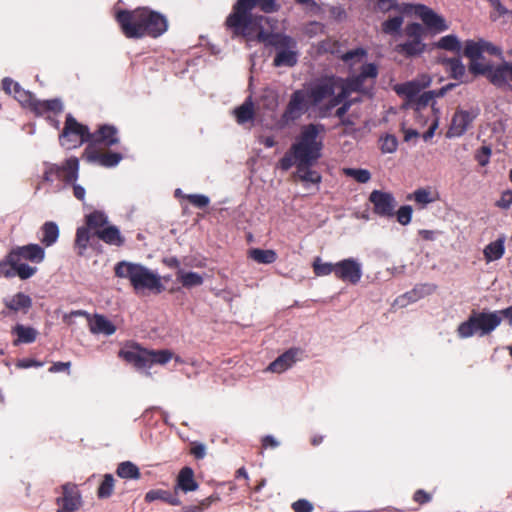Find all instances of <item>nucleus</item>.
Returning <instances> with one entry per match:
<instances>
[{
	"label": "nucleus",
	"mask_w": 512,
	"mask_h": 512,
	"mask_svg": "<svg viewBox=\"0 0 512 512\" xmlns=\"http://www.w3.org/2000/svg\"><path fill=\"white\" fill-rule=\"evenodd\" d=\"M503 254L504 241L502 239H498L494 242H491L484 249V256L488 262L500 259L503 256Z\"/></svg>",
	"instance_id": "obj_34"
},
{
	"label": "nucleus",
	"mask_w": 512,
	"mask_h": 512,
	"mask_svg": "<svg viewBox=\"0 0 512 512\" xmlns=\"http://www.w3.org/2000/svg\"><path fill=\"white\" fill-rule=\"evenodd\" d=\"M409 6L410 7H408V11L413 9L415 14L421 18L423 23L428 28L433 29L436 32H442L448 29V26L446 25L444 18L436 14L429 7L422 4H409Z\"/></svg>",
	"instance_id": "obj_11"
},
{
	"label": "nucleus",
	"mask_w": 512,
	"mask_h": 512,
	"mask_svg": "<svg viewBox=\"0 0 512 512\" xmlns=\"http://www.w3.org/2000/svg\"><path fill=\"white\" fill-rule=\"evenodd\" d=\"M97 237L109 245L118 247L124 242V238L121 236L119 229L113 225L103 228L102 231L98 232Z\"/></svg>",
	"instance_id": "obj_27"
},
{
	"label": "nucleus",
	"mask_w": 512,
	"mask_h": 512,
	"mask_svg": "<svg viewBox=\"0 0 512 512\" xmlns=\"http://www.w3.org/2000/svg\"><path fill=\"white\" fill-rule=\"evenodd\" d=\"M14 97L20 104L23 106H28L34 111L37 99H35V97L30 92L25 91L20 86H18L14 91Z\"/></svg>",
	"instance_id": "obj_41"
},
{
	"label": "nucleus",
	"mask_w": 512,
	"mask_h": 512,
	"mask_svg": "<svg viewBox=\"0 0 512 512\" xmlns=\"http://www.w3.org/2000/svg\"><path fill=\"white\" fill-rule=\"evenodd\" d=\"M474 317L481 335L490 333L501 323V318L496 313H479Z\"/></svg>",
	"instance_id": "obj_19"
},
{
	"label": "nucleus",
	"mask_w": 512,
	"mask_h": 512,
	"mask_svg": "<svg viewBox=\"0 0 512 512\" xmlns=\"http://www.w3.org/2000/svg\"><path fill=\"white\" fill-rule=\"evenodd\" d=\"M117 20L128 38H141L145 35L157 37L167 28L164 17L147 9L121 11L117 15Z\"/></svg>",
	"instance_id": "obj_4"
},
{
	"label": "nucleus",
	"mask_w": 512,
	"mask_h": 512,
	"mask_svg": "<svg viewBox=\"0 0 512 512\" xmlns=\"http://www.w3.org/2000/svg\"><path fill=\"white\" fill-rule=\"evenodd\" d=\"M491 156V148L489 146H482L477 150L475 158L481 166H486Z\"/></svg>",
	"instance_id": "obj_54"
},
{
	"label": "nucleus",
	"mask_w": 512,
	"mask_h": 512,
	"mask_svg": "<svg viewBox=\"0 0 512 512\" xmlns=\"http://www.w3.org/2000/svg\"><path fill=\"white\" fill-rule=\"evenodd\" d=\"M69 134H76L82 139L90 140L91 134L86 126L79 124L75 118L68 115L65 122V127L62 132V136L66 137Z\"/></svg>",
	"instance_id": "obj_24"
},
{
	"label": "nucleus",
	"mask_w": 512,
	"mask_h": 512,
	"mask_svg": "<svg viewBox=\"0 0 512 512\" xmlns=\"http://www.w3.org/2000/svg\"><path fill=\"white\" fill-rule=\"evenodd\" d=\"M314 272L318 276H326L331 273L336 275V264L322 263L320 258H316L313 263Z\"/></svg>",
	"instance_id": "obj_49"
},
{
	"label": "nucleus",
	"mask_w": 512,
	"mask_h": 512,
	"mask_svg": "<svg viewBox=\"0 0 512 512\" xmlns=\"http://www.w3.org/2000/svg\"><path fill=\"white\" fill-rule=\"evenodd\" d=\"M369 201L373 204V212L381 217H393L397 201L391 193L374 190L370 193Z\"/></svg>",
	"instance_id": "obj_9"
},
{
	"label": "nucleus",
	"mask_w": 512,
	"mask_h": 512,
	"mask_svg": "<svg viewBox=\"0 0 512 512\" xmlns=\"http://www.w3.org/2000/svg\"><path fill=\"white\" fill-rule=\"evenodd\" d=\"M403 22L404 18L401 15L390 17L382 23V31L388 35L398 33L403 25Z\"/></svg>",
	"instance_id": "obj_40"
},
{
	"label": "nucleus",
	"mask_w": 512,
	"mask_h": 512,
	"mask_svg": "<svg viewBox=\"0 0 512 512\" xmlns=\"http://www.w3.org/2000/svg\"><path fill=\"white\" fill-rule=\"evenodd\" d=\"M254 39L275 47L277 50L276 56L273 60L275 67H293L296 65V42L293 38L283 34H270L264 30H260L257 32L256 36H254Z\"/></svg>",
	"instance_id": "obj_6"
},
{
	"label": "nucleus",
	"mask_w": 512,
	"mask_h": 512,
	"mask_svg": "<svg viewBox=\"0 0 512 512\" xmlns=\"http://www.w3.org/2000/svg\"><path fill=\"white\" fill-rule=\"evenodd\" d=\"M446 65L451 73V77L456 80H462L465 76V66L457 58H451L446 60Z\"/></svg>",
	"instance_id": "obj_42"
},
{
	"label": "nucleus",
	"mask_w": 512,
	"mask_h": 512,
	"mask_svg": "<svg viewBox=\"0 0 512 512\" xmlns=\"http://www.w3.org/2000/svg\"><path fill=\"white\" fill-rule=\"evenodd\" d=\"M173 357V353L169 350L149 351L147 355V367L156 363L164 365L170 361Z\"/></svg>",
	"instance_id": "obj_37"
},
{
	"label": "nucleus",
	"mask_w": 512,
	"mask_h": 512,
	"mask_svg": "<svg viewBox=\"0 0 512 512\" xmlns=\"http://www.w3.org/2000/svg\"><path fill=\"white\" fill-rule=\"evenodd\" d=\"M186 198L188 201L198 208H204L209 204V198L205 195L190 194Z\"/></svg>",
	"instance_id": "obj_55"
},
{
	"label": "nucleus",
	"mask_w": 512,
	"mask_h": 512,
	"mask_svg": "<svg viewBox=\"0 0 512 512\" xmlns=\"http://www.w3.org/2000/svg\"><path fill=\"white\" fill-rule=\"evenodd\" d=\"M114 271L117 277L128 279L136 291L149 290L159 293L163 289L160 276L141 264L121 261L115 266Z\"/></svg>",
	"instance_id": "obj_5"
},
{
	"label": "nucleus",
	"mask_w": 512,
	"mask_h": 512,
	"mask_svg": "<svg viewBox=\"0 0 512 512\" xmlns=\"http://www.w3.org/2000/svg\"><path fill=\"white\" fill-rule=\"evenodd\" d=\"M419 87L415 83H406L397 88V93L405 94L408 97H413L418 93Z\"/></svg>",
	"instance_id": "obj_56"
},
{
	"label": "nucleus",
	"mask_w": 512,
	"mask_h": 512,
	"mask_svg": "<svg viewBox=\"0 0 512 512\" xmlns=\"http://www.w3.org/2000/svg\"><path fill=\"white\" fill-rule=\"evenodd\" d=\"M321 130H323L321 125L309 124L304 126L298 141L291 146L279 161L280 168L285 171L296 165L297 170L293 174L294 181L320 183V174L311 170L310 167L321 156V143L317 141V136Z\"/></svg>",
	"instance_id": "obj_1"
},
{
	"label": "nucleus",
	"mask_w": 512,
	"mask_h": 512,
	"mask_svg": "<svg viewBox=\"0 0 512 512\" xmlns=\"http://www.w3.org/2000/svg\"><path fill=\"white\" fill-rule=\"evenodd\" d=\"M8 262L15 268L16 275H18L21 279H28L32 277L37 271L35 267L23 263L22 260L18 258L16 253L8 254Z\"/></svg>",
	"instance_id": "obj_25"
},
{
	"label": "nucleus",
	"mask_w": 512,
	"mask_h": 512,
	"mask_svg": "<svg viewBox=\"0 0 512 512\" xmlns=\"http://www.w3.org/2000/svg\"><path fill=\"white\" fill-rule=\"evenodd\" d=\"M476 318L471 316L467 321L461 323L457 329L458 335L461 338L472 336L477 330Z\"/></svg>",
	"instance_id": "obj_46"
},
{
	"label": "nucleus",
	"mask_w": 512,
	"mask_h": 512,
	"mask_svg": "<svg viewBox=\"0 0 512 512\" xmlns=\"http://www.w3.org/2000/svg\"><path fill=\"white\" fill-rule=\"evenodd\" d=\"M79 162L77 158H69L62 166L52 165L51 170L55 169V174L67 183L74 182L78 176Z\"/></svg>",
	"instance_id": "obj_16"
},
{
	"label": "nucleus",
	"mask_w": 512,
	"mask_h": 512,
	"mask_svg": "<svg viewBox=\"0 0 512 512\" xmlns=\"http://www.w3.org/2000/svg\"><path fill=\"white\" fill-rule=\"evenodd\" d=\"M263 99L267 100V103L265 104V107L267 109H274L277 105V98L276 95L269 91L264 96Z\"/></svg>",
	"instance_id": "obj_64"
},
{
	"label": "nucleus",
	"mask_w": 512,
	"mask_h": 512,
	"mask_svg": "<svg viewBox=\"0 0 512 512\" xmlns=\"http://www.w3.org/2000/svg\"><path fill=\"white\" fill-rule=\"evenodd\" d=\"M512 204V191H506L502 194L501 199L498 201V206L508 208Z\"/></svg>",
	"instance_id": "obj_63"
},
{
	"label": "nucleus",
	"mask_w": 512,
	"mask_h": 512,
	"mask_svg": "<svg viewBox=\"0 0 512 512\" xmlns=\"http://www.w3.org/2000/svg\"><path fill=\"white\" fill-rule=\"evenodd\" d=\"M437 47L449 51H459L460 50V42L458 38L454 35H447L442 37L438 43Z\"/></svg>",
	"instance_id": "obj_50"
},
{
	"label": "nucleus",
	"mask_w": 512,
	"mask_h": 512,
	"mask_svg": "<svg viewBox=\"0 0 512 512\" xmlns=\"http://www.w3.org/2000/svg\"><path fill=\"white\" fill-rule=\"evenodd\" d=\"M114 490V478L111 474H106L98 488L99 498H108Z\"/></svg>",
	"instance_id": "obj_47"
},
{
	"label": "nucleus",
	"mask_w": 512,
	"mask_h": 512,
	"mask_svg": "<svg viewBox=\"0 0 512 512\" xmlns=\"http://www.w3.org/2000/svg\"><path fill=\"white\" fill-rule=\"evenodd\" d=\"M258 3L266 13L276 10L275 0H238L233 12L226 19V25L233 30V36H242L247 41H252L257 32L263 30L261 23L268 21V18L251 14Z\"/></svg>",
	"instance_id": "obj_3"
},
{
	"label": "nucleus",
	"mask_w": 512,
	"mask_h": 512,
	"mask_svg": "<svg viewBox=\"0 0 512 512\" xmlns=\"http://www.w3.org/2000/svg\"><path fill=\"white\" fill-rule=\"evenodd\" d=\"M297 354L298 350L293 349L285 352L269 365L268 370L274 373L284 372L295 363Z\"/></svg>",
	"instance_id": "obj_22"
},
{
	"label": "nucleus",
	"mask_w": 512,
	"mask_h": 512,
	"mask_svg": "<svg viewBox=\"0 0 512 512\" xmlns=\"http://www.w3.org/2000/svg\"><path fill=\"white\" fill-rule=\"evenodd\" d=\"M87 160L90 162H97L102 166L113 167L117 165L122 156L114 152H99L96 150H86Z\"/></svg>",
	"instance_id": "obj_18"
},
{
	"label": "nucleus",
	"mask_w": 512,
	"mask_h": 512,
	"mask_svg": "<svg viewBox=\"0 0 512 512\" xmlns=\"http://www.w3.org/2000/svg\"><path fill=\"white\" fill-rule=\"evenodd\" d=\"M310 104L309 95L305 89L294 91L281 117V121L284 125H288L300 119L308 111Z\"/></svg>",
	"instance_id": "obj_8"
},
{
	"label": "nucleus",
	"mask_w": 512,
	"mask_h": 512,
	"mask_svg": "<svg viewBox=\"0 0 512 512\" xmlns=\"http://www.w3.org/2000/svg\"><path fill=\"white\" fill-rule=\"evenodd\" d=\"M117 475L124 479H138L140 472L138 467L130 461L122 462L117 468Z\"/></svg>",
	"instance_id": "obj_36"
},
{
	"label": "nucleus",
	"mask_w": 512,
	"mask_h": 512,
	"mask_svg": "<svg viewBox=\"0 0 512 512\" xmlns=\"http://www.w3.org/2000/svg\"><path fill=\"white\" fill-rule=\"evenodd\" d=\"M509 67V62H504L496 67L491 66L487 78L497 87L506 86L508 84V79L510 78Z\"/></svg>",
	"instance_id": "obj_20"
},
{
	"label": "nucleus",
	"mask_w": 512,
	"mask_h": 512,
	"mask_svg": "<svg viewBox=\"0 0 512 512\" xmlns=\"http://www.w3.org/2000/svg\"><path fill=\"white\" fill-rule=\"evenodd\" d=\"M377 74V67L369 63L362 65L360 73L347 81L324 78L315 83L310 89L305 90L308 92L310 103L314 106L329 99L328 104L321 109L322 115L325 116L331 109L345 101L352 92H363L365 90L364 83L369 79L376 78Z\"/></svg>",
	"instance_id": "obj_2"
},
{
	"label": "nucleus",
	"mask_w": 512,
	"mask_h": 512,
	"mask_svg": "<svg viewBox=\"0 0 512 512\" xmlns=\"http://www.w3.org/2000/svg\"><path fill=\"white\" fill-rule=\"evenodd\" d=\"M292 508L295 512H312L313 504L305 499H300L293 503Z\"/></svg>",
	"instance_id": "obj_57"
},
{
	"label": "nucleus",
	"mask_w": 512,
	"mask_h": 512,
	"mask_svg": "<svg viewBox=\"0 0 512 512\" xmlns=\"http://www.w3.org/2000/svg\"><path fill=\"white\" fill-rule=\"evenodd\" d=\"M413 209L409 205L401 206L397 212H395V215L397 217V221L401 225H408L411 222Z\"/></svg>",
	"instance_id": "obj_52"
},
{
	"label": "nucleus",
	"mask_w": 512,
	"mask_h": 512,
	"mask_svg": "<svg viewBox=\"0 0 512 512\" xmlns=\"http://www.w3.org/2000/svg\"><path fill=\"white\" fill-rule=\"evenodd\" d=\"M107 223L108 218L103 212L94 211L86 216V225L90 230L94 231L96 236L99 231H102L103 228L107 227Z\"/></svg>",
	"instance_id": "obj_29"
},
{
	"label": "nucleus",
	"mask_w": 512,
	"mask_h": 512,
	"mask_svg": "<svg viewBox=\"0 0 512 512\" xmlns=\"http://www.w3.org/2000/svg\"><path fill=\"white\" fill-rule=\"evenodd\" d=\"M176 487L185 493L195 491L198 488V483L194 479V471L190 467H184L180 470Z\"/></svg>",
	"instance_id": "obj_23"
},
{
	"label": "nucleus",
	"mask_w": 512,
	"mask_h": 512,
	"mask_svg": "<svg viewBox=\"0 0 512 512\" xmlns=\"http://www.w3.org/2000/svg\"><path fill=\"white\" fill-rule=\"evenodd\" d=\"M364 55H365V51L363 49H356V50L349 51V52L345 53L343 55L342 59L345 62H349V61L354 60V59L357 60V61H360V60H362Z\"/></svg>",
	"instance_id": "obj_60"
},
{
	"label": "nucleus",
	"mask_w": 512,
	"mask_h": 512,
	"mask_svg": "<svg viewBox=\"0 0 512 512\" xmlns=\"http://www.w3.org/2000/svg\"><path fill=\"white\" fill-rule=\"evenodd\" d=\"M90 331L94 334L112 335L116 327L103 315L95 314L88 319Z\"/></svg>",
	"instance_id": "obj_21"
},
{
	"label": "nucleus",
	"mask_w": 512,
	"mask_h": 512,
	"mask_svg": "<svg viewBox=\"0 0 512 512\" xmlns=\"http://www.w3.org/2000/svg\"><path fill=\"white\" fill-rule=\"evenodd\" d=\"M234 116L238 124H244L254 118V106L251 99H247L242 105L234 109Z\"/></svg>",
	"instance_id": "obj_30"
},
{
	"label": "nucleus",
	"mask_w": 512,
	"mask_h": 512,
	"mask_svg": "<svg viewBox=\"0 0 512 512\" xmlns=\"http://www.w3.org/2000/svg\"><path fill=\"white\" fill-rule=\"evenodd\" d=\"M63 109V104L59 99H51V100H45V101H39L37 100V103L35 104L34 111L37 114H43L47 111H52L54 113H59Z\"/></svg>",
	"instance_id": "obj_35"
},
{
	"label": "nucleus",
	"mask_w": 512,
	"mask_h": 512,
	"mask_svg": "<svg viewBox=\"0 0 512 512\" xmlns=\"http://www.w3.org/2000/svg\"><path fill=\"white\" fill-rule=\"evenodd\" d=\"M88 227H80L76 233L75 246L79 249L78 254L82 255L90 241V232Z\"/></svg>",
	"instance_id": "obj_43"
},
{
	"label": "nucleus",
	"mask_w": 512,
	"mask_h": 512,
	"mask_svg": "<svg viewBox=\"0 0 512 512\" xmlns=\"http://www.w3.org/2000/svg\"><path fill=\"white\" fill-rule=\"evenodd\" d=\"M408 199H414L418 204L427 205L435 200V197L430 189L420 188L417 189Z\"/></svg>",
	"instance_id": "obj_45"
},
{
	"label": "nucleus",
	"mask_w": 512,
	"mask_h": 512,
	"mask_svg": "<svg viewBox=\"0 0 512 512\" xmlns=\"http://www.w3.org/2000/svg\"><path fill=\"white\" fill-rule=\"evenodd\" d=\"M13 333L17 335V339L14 341V345L19 343H32L36 340L38 332L32 327H27L22 324H17L13 330Z\"/></svg>",
	"instance_id": "obj_28"
},
{
	"label": "nucleus",
	"mask_w": 512,
	"mask_h": 512,
	"mask_svg": "<svg viewBox=\"0 0 512 512\" xmlns=\"http://www.w3.org/2000/svg\"><path fill=\"white\" fill-rule=\"evenodd\" d=\"M405 36L408 38L404 43L396 45L395 51L406 57L421 55L426 48L423 37L426 29L419 23H410L405 27Z\"/></svg>",
	"instance_id": "obj_7"
},
{
	"label": "nucleus",
	"mask_w": 512,
	"mask_h": 512,
	"mask_svg": "<svg viewBox=\"0 0 512 512\" xmlns=\"http://www.w3.org/2000/svg\"><path fill=\"white\" fill-rule=\"evenodd\" d=\"M495 8V10L497 11V13L499 14V16H503L505 17L507 20H511L512 21V11H509L508 9H506L500 2V0L493 6Z\"/></svg>",
	"instance_id": "obj_62"
},
{
	"label": "nucleus",
	"mask_w": 512,
	"mask_h": 512,
	"mask_svg": "<svg viewBox=\"0 0 512 512\" xmlns=\"http://www.w3.org/2000/svg\"><path fill=\"white\" fill-rule=\"evenodd\" d=\"M116 132V129L112 126H102L96 133L91 134L90 140L103 142L106 146H112L118 143Z\"/></svg>",
	"instance_id": "obj_26"
},
{
	"label": "nucleus",
	"mask_w": 512,
	"mask_h": 512,
	"mask_svg": "<svg viewBox=\"0 0 512 512\" xmlns=\"http://www.w3.org/2000/svg\"><path fill=\"white\" fill-rule=\"evenodd\" d=\"M248 255L251 259L261 264H271L277 258L276 252L271 249L263 250L259 248H253L248 251Z\"/></svg>",
	"instance_id": "obj_31"
},
{
	"label": "nucleus",
	"mask_w": 512,
	"mask_h": 512,
	"mask_svg": "<svg viewBox=\"0 0 512 512\" xmlns=\"http://www.w3.org/2000/svg\"><path fill=\"white\" fill-rule=\"evenodd\" d=\"M397 139L395 136L387 135L382 139L381 150L383 153H393L397 149Z\"/></svg>",
	"instance_id": "obj_53"
},
{
	"label": "nucleus",
	"mask_w": 512,
	"mask_h": 512,
	"mask_svg": "<svg viewBox=\"0 0 512 512\" xmlns=\"http://www.w3.org/2000/svg\"><path fill=\"white\" fill-rule=\"evenodd\" d=\"M470 59L469 70L474 74L485 75L487 77L491 65L480 61L481 57H468Z\"/></svg>",
	"instance_id": "obj_48"
},
{
	"label": "nucleus",
	"mask_w": 512,
	"mask_h": 512,
	"mask_svg": "<svg viewBox=\"0 0 512 512\" xmlns=\"http://www.w3.org/2000/svg\"><path fill=\"white\" fill-rule=\"evenodd\" d=\"M477 115L478 112L476 110H457L452 118L451 125L448 130V136L459 137L463 135Z\"/></svg>",
	"instance_id": "obj_12"
},
{
	"label": "nucleus",
	"mask_w": 512,
	"mask_h": 512,
	"mask_svg": "<svg viewBox=\"0 0 512 512\" xmlns=\"http://www.w3.org/2000/svg\"><path fill=\"white\" fill-rule=\"evenodd\" d=\"M2 86H3V90L8 93V94H12L14 93V91L17 89V87L19 86V84L17 82H14L12 79L10 78H5L3 81H2Z\"/></svg>",
	"instance_id": "obj_61"
},
{
	"label": "nucleus",
	"mask_w": 512,
	"mask_h": 512,
	"mask_svg": "<svg viewBox=\"0 0 512 512\" xmlns=\"http://www.w3.org/2000/svg\"><path fill=\"white\" fill-rule=\"evenodd\" d=\"M177 279L186 288L197 287L203 283V277L200 274L195 272H184L181 269L177 272Z\"/></svg>",
	"instance_id": "obj_32"
},
{
	"label": "nucleus",
	"mask_w": 512,
	"mask_h": 512,
	"mask_svg": "<svg viewBox=\"0 0 512 512\" xmlns=\"http://www.w3.org/2000/svg\"><path fill=\"white\" fill-rule=\"evenodd\" d=\"M377 7L382 12L396 10L399 13L408 12L409 4H398L396 0H377Z\"/></svg>",
	"instance_id": "obj_44"
},
{
	"label": "nucleus",
	"mask_w": 512,
	"mask_h": 512,
	"mask_svg": "<svg viewBox=\"0 0 512 512\" xmlns=\"http://www.w3.org/2000/svg\"><path fill=\"white\" fill-rule=\"evenodd\" d=\"M10 253H16L21 260L40 263L44 259V249L37 244H29L13 249Z\"/></svg>",
	"instance_id": "obj_17"
},
{
	"label": "nucleus",
	"mask_w": 512,
	"mask_h": 512,
	"mask_svg": "<svg viewBox=\"0 0 512 512\" xmlns=\"http://www.w3.org/2000/svg\"><path fill=\"white\" fill-rule=\"evenodd\" d=\"M43 237L42 242L46 246L52 245L59 236L58 226L53 222H47L42 227Z\"/></svg>",
	"instance_id": "obj_38"
},
{
	"label": "nucleus",
	"mask_w": 512,
	"mask_h": 512,
	"mask_svg": "<svg viewBox=\"0 0 512 512\" xmlns=\"http://www.w3.org/2000/svg\"><path fill=\"white\" fill-rule=\"evenodd\" d=\"M15 275H16L15 268L9 264L8 256H7L5 261L0 262V276L10 278Z\"/></svg>",
	"instance_id": "obj_59"
},
{
	"label": "nucleus",
	"mask_w": 512,
	"mask_h": 512,
	"mask_svg": "<svg viewBox=\"0 0 512 512\" xmlns=\"http://www.w3.org/2000/svg\"><path fill=\"white\" fill-rule=\"evenodd\" d=\"M190 453L196 459H203L206 456V446L203 443L192 442Z\"/></svg>",
	"instance_id": "obj_58"
},
{
	"label": "nucleus",
	"mask_w": 512,
	"mask_h": 512,
	"mask_svg": "<svg viewBox=\"0 0 512 512\" xmlns=\"http://www.w3.org/2000/svg\"><path fill=\"white\" fill-rule=\"evenodd\" d=\"M6 306L13 310H28L31 307L32 301L29 296L23 293H17L10 300L5 302Z\"/></svg>",
	"instance_id": "obj_33"
},
{
	"label": "nucleus",
	"mask_w": 512,
	"mask_h": 512,
	"mask_svg": "<svg viewBox=\"0 0 512 512\" xmlns=\"http://www.w3.org/2000/svg\"><path fill=\"white\" fill-rule=\"evenodd\" d=\"M361 265L354 259H345L336 263V277L353 284L361 278Z\"/></svg>",
	"instance_id": "obj_13"
},
{
	"label": "nucleus",
	"mask_w": 512,
	"mask_h": 512,
	"mask_svg": "<svg viewBox=\"0 0 512 512\" xmlns=\"http://www.w3.org/2000/svg\"><path fill=\"white\" fill-rule=\"evenodd\" d=\"M344 173L354 178L359 183H367L371 178L370 172L366 169L346 168L344 169Z\"/></svg>",
	"instance_id": "obj_51"
},
{
	"label": "nucleus",
	"mask_w": 512,
	"mask_h": 512,
	"mask_svg": "<svg viewBox=\"0 0 512 512\" xmlns=\"http://www.w3.org/2000/svg\"><path fill=\"white\" fill-rule=\"evenodd\" d=\"M483 53L497 56L501 54V49L484 39H479L478 41L469 40L465 43L464 55L466 57H481Z\"/></svg>",
	"instance_id": "obj_14"
},
{
	"label": "nucleus",
	"mask_w": 512,
	"mask_h": 512,
	"mask_svg": "<svg viewBox=\"0 0 512 512\" xmlns=\"http://www.w3.org/2000/svg\"><path fill=\"white\" fill-rule=\"evenodd\" d=\"M156 499H162L171 505H179L180 504V500L177 497L172 496L170 493H168L166 491L151 490L148 493H146V495H145V500L148 502L154 501Z\"/></svg>",
	"instance_id": "obj_39"
},
{
	"label": "nucleus",
	"mask_w": 512,
	"mask_h": 512,
	"mask_svg": "<svg viewBox=\"0 0 512 512\" xmlns=\"http://www.w3.org/2000/svg\"><path fill=\"white\" fill-rule=\"evenodd\" d=\"M56 512H75L81 506V495L76 485L65 484L62 486V495L56 499Z\"/></svg>",
	"instance_id": "obj_10"
},
{
	"label": "nucleus",
	"mask_w": 512,
	"mask_h": 512,
	"mask_svg": "<svg viewBox=\"0 0 512 512\" xmlns=\"http://www.w3.org/2000/svg\"><path fill=\"white\" fill-rule=\"evenodd\" d=\"M147 355L148 350L142 349L138 345H131L119 351L120 357L137 368L147 367Z\"/></svg>",
	"instance_id": "obj_15"
}]
</instances>
